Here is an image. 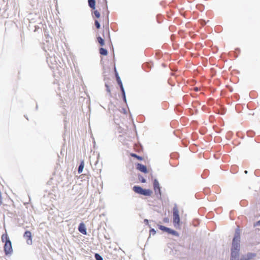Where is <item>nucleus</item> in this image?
<instances>
[{
  "label": "nucleus",
  "mask_w": 260,
  "mask_h": 260,
  "mask_svg": "<svg viewBox=\"0 0 260 260\" xmlns=\"http://www.w3.org/2000/svg\"><path fill=\"white\" fill-rule=\"evenodd\" d=\"M240 230L237 228L232 242L230 260H240L239 258L240 251Z\"/></svg>",
  "instance_id": "obj_1"
},
{
  "label": "nucleus",
  "mask_w": 260,
  "mask_h": 260,
  "mask_svg": "<svg viewBox=\"0 0 260 260\" xmlns=\"http://www.w3.org/2000/svg\"><path fill=\"white\" fill-rule=\"evenodd\" d=\"M133 189L136 193L145 196H151L152 193L151 190L149 189H143L139 186H134Z\"/></svg>",
  "instance_id": "obj_2"
},
{
  "label": "nucleus",
  "mask_w": 260,
  "mask_h": 260,
  "mask_svg": "<svg viewBox=\"0 0 260 260\" xmlns=\"http://www.w3.org/2000/svg\"><path fill=\"white\" fill-rule=\"evenodd\" d=\"M133 189L136 193L145 196H151L152 193L151 190L149 189H143L139 186H134Z\"/></svg>",
  "instance_id": "obj_3"
},
{
  "label": "nucleus",
  "mask_w": 260,
  "mask_h": 260,
  "mask_svg": "<svg viewBox=\"0 0 260 260\" xmlns=\"http://www.w3.org/2000/svg\"><path fill=\"white\" fill-rule=\"evenodd\" d=\"M173 223L175 226H179L180 218L179 216V211L177 207H175L173 208Z\"/></svg>",
  "instance_id": "obj_4"
},
{
  "label": "nucleus",
  "mask_w": 260,
  "mask_h": 260,
  "mask_svg": "<svg viewBox=\"0 0 260 260\" xmlns=\"http://www.w3.org/2000/svg\"><path fill=\"white\" fill-rule=\"evenodd\" d=\"M4 251L6 255L11 254L13 249L12 247V244L10 241H7L4 245Z\"/></svg>",
  "instance_id": "obj_5"
},
{
  "label": "nucleus",
  "mask_w": 260,
  "mask_h": 260,
  "mask_svg": "<svg viewBox=\"0 0 260 260\" xmlns=\"http://www.w3.org/2000/svg\"><path fill=\"white\" fill-rule=\"evenodd\" d=\"M153 189L156 195L158 194L159 196H161L160 187L158 181L156 179H154L153 181Z\"/></svg>",
  "instance_id": "obj_6"
},
{
  "label": "nucleus",
  "mask_w": 260,
  "mask_h": 260,
  "mask_svg": "<svg viewBox=\"0 0 260 260\" xmlns=\"http://www.w3.org/2000/svg\"><path fill=\"white\" fill-rule=\"evenodd\" d=\"M256 255V253L248 252L246 254L241 255L240 260H251L253 259Z\"/></svg>",
  "instance_id": "obj_7"
},
{
  "label": "nucleus",
  "mask_w": 260,
  "mask_h": 260,
  "mask_svg": "<svg viewBox=\"0 0 260 260\" xmlns=\"http://www.w3.org/2000/svg\"><path fill=\"white\" fill-rule=\"evenodd\" d=\"M159 229L164 232H167L169 234H171L173 235L177 236L178 233L176 231H174L170 228H167L163 225H159Z\"/></svg>",
  "instance_id": "obj_8"
},
{
  "label": "nucleus",
  "mask_w": 260,
  "mask_h": 260,
  "mask_svg": "<svg viewBox=\"0 0 260 260\" xmlns=\"http://www.w3.org/2000/svg\"><path fill=\"white\" fill-rule=\"evenodd\" d=\"M23 237L26 239V242L28 244L30 245L32 244L31 233L30 231H26L24 233Z\"/></svg>",
  "instance_id": "obj_9"
},
{
  "label": "nucleus",
  "mask_w": 260,
  "mask_h": 260,
  "mask_svg": "<svg viewBox=\"0 0 260 260\" xmlns=\"http://www.w3.org/2000/svg\"><path fill=\"white\" fill-rule=\"evenodd\" d=\"M78 230L83 235H86V228L84 223L82 222L79 224Z\"/></svg>",
  "instance_id": "obj_10"
},
{
  "label": "nucleus",
  "mask_w": 260,
  "mask_h": 260,
  "mask_svg": "<svg viewBox=\"0 0 260 260\" xmlns=\"http://www.w3.org/2000/svg\"><path fill=\"white\" fill-rule=\"evenodd\" d=\"M137 169L140 171L143 172L144 173H147V169L146 167L141 164H138L137 165Z\"/></svg>",
  "instance_id": "obj_11"
},
{
  "label": "nucleus",
  "mask_w": 260,
  "mask_h": 260,
  "mask_svg": "<svg viewBox=\"0 0 260 260\" xmlns=\"http://www.w3.org/2000/svg\"><path fill=\"white\" fill-rule=\"evenodd\" d=\"M103 29H102V32H105V31H106V32L109 33L110 32V29L109 27V20L108 19L107 21L106 22L105 24H103Z\"/></svg>",
  "instance_id": "obj_12"
},
{
  "label": "nucleus",
  "mask_w": 260,
  "mask_h": 260,
  "mask_svg": "<svg viewBox=\"0 0 260 260\" xmlns=\"http://www.w3.org/2000/svg\"><path fill=\"white\" fill-rule=\"evenodd\" d=\"M3 242L6 243L8 241H10L7 233L3 234L1 237Z\"/></svg>",
  "instance_id": "obj_13"
},
{
  "label": "nucleus",
  "mask_w": 260,
  "mask_h": 260,
  "mask_svg": "<svg viewBox=\"0 0 260 260\" xmlns=\"http://www.w3.org/2000/svg\"><path fill=\"white\" fill-rule=\"evenodd\" d=\"M88 2L89 6L93 9H95V0H88Z\"/></svg>",
  "instance_id": "obj_14"
},
{
  "label": "nucleus",
  "mask_w": 260,
  "mask_h": 260,
  "mask_svg": "<svg viewBox=\"0 0 260 260\" xmlns=\"http://www.w3.org/2000/svg\"><path fill=\"white\" fill-rule=\"evenodd\" d=\"M84 162L83 160H82L81 163H80V166H79V168H78V173L80 174L81 173H82V171H83V169L84 168Z\"/></svg>",
  "instance_id": "obj_15"
},
{
  "label": "nucleus",
  "mask_w": 260,
  "mask_h": 260,
  "mask_svg": "<svg viewBox=\"0 0 260 260\" xmlns=\"http://www.w3.org/2000/svg\"><path fill=\"white\" fill-rule=\"evenodd\" d=\"M100 53L102 55H107V51L106 49L104 48H101L100 49Z\"/></svg>",
  "instance_id": "obj_16"
},
{
  "label": "nucleus",
  "mask_w": 260,
  "mask_h": 260,
  "mask_svg": "<svg viewBox=\"0 0 260 260\" xmlns=\"http://www.w3.org/2000/svg\"><path fill=\"white\" fill-rule=\"evenodd\" d=\"M131 156H132V157H135L137 159H138V160H143V157H142V156H140L138 155H137L136 154H135V153H131Z\"/></svg>",
  "instance_id": "obj_17"
},
{
  "label": "nucleus",
  "mask_w": 260,
  "mask_h": 260,
  "mask_svg": "<svg viewBox=\"0 0 260 260\" xmlns=\"http://www.w3.org/2000/svg\"><path fill=\"white\" fill-rule=\"evenodd\" d=\"M221 28V26L220 25H217L215 27V31L216 32H219L220 29Z\"/></svg>",
  "instance_id": "obj_18"
},
{
  "label": "nucleus",
  "mask_w": 260,
  "mask_h": 260,
  "mask_svg": "<svg viewBox=\"0 0 260 260\" xmlns=\"http://www.w3.org/2000/svg\"><path fill=\"white\" fill-rule=\"evenodd\" d=\"M99 43L101 46H103L104 44V40L101 37H99Z\"/></svg>",
  "instance_id": "obj_19"
},
{
  "label": "nucleus",
  "mask_w": 260,
  "mask_h": 260,
  "mask_svg": "<svg viewBox=\"0 0 260 260\" xmlns=\"http://www.w3.org/2000/svg\"><path fill=\"white\" fill-rule=\"evenodd\" d=\"M93 16H94L95 17L98 18V10H95L92 13Z\"/></svg>",
  "instance_id": "obj_20"
},
{
  "label": "nucleus",
  "mask_w": 260,
  "mask_h": 260,
  "mask_svg": "<svg viewBox=\"0 0 260 260\" xmlns=\"http://www.w3.org/2000/svg\"><path fill=\"white\" fill-rule=\"evenodd\" d=\"M141 182L142 183H145L146 182V180L145 178H144L143 177H141V179L139 178Z\"/></svg>",
  "instance_id": "obj_21"
},
{
  "label": "nucleus",
  "mask_w": 260,
  "mask_h": 260,
  "mask_svg": "<svg viewBox=\"0 0 260 260\" xmlns=\"http://www.w3.org/2000/svg\"><path fill=\"white\" fill-rule=\"evenodd\" d=\"M163 221L165 223H168L169 222V219L168 218H164Z\"/></svg>",
  "instance_id": "obj_22"
},
{
  "label": "nucleus",
  "mask_w": 260,
  "mask_h": 260,
  "mask_svg": "<svg viewBox=\"0 0 260 260\" xmlns=\"http://www.w3.org/2000/svg\"><path fill=\"white\" fill-rule=\"evenodd\" d=\"M119 83L120 84L121 90L123 91V92L124 93V89H123L121 82V81L119 82Z\"/></svg>",
  "instance_id": "obj_23"
},
{
  "label": "nucleus",
  "mask_w": 260,
  "mask_h": 260,
  "mask_svg": "<svg viewBox=\"0 0 260 260\" xmlns=\"http://www.w3.org/2000/svg\"><path fill=\"white\" fill-rule=\"evenodd\" d=\"M94 24L96 28H98V20L95 19L94 21Z\"/></svg>",
  "instance_id": "obj_24"
},
{
  "label": "nucleus",
  "mask_w": 260,
  "mask_h": 260,
  "mask_svg": "<svg viewBox=\"0 0 260 260\" xmlns=\"http://www.w3.org/2000/svg\"><path fill=\"white\" fill-rule=\"evenodd\" d=\"M111 28L114 31H117V30L113 26V24H111Z\"/></svg>",
  "instance_id": "obj_25"
},
{
  "label": "nucleus",
  "mask_w": 260,
  "mask_h": 260,
  "mask_svg": "<svg viewBox=\"0 0 260 260\" xmlns=\"http://www.w3.org/2000/svg\"><path fill=\"white\" fill-rule=\"evenodd\" d=\"M101 25L100 24V22L99 21V31H100V30L101 29Z\"/></svg>",
  "instance_id": "obj_26"
},
{
  "label": "nucleus",
  "mask_w": 260,
  "mask_h": 260,
  "mask_svg": "<svg viewBox=\"0 0 260 260\" xmlns=\"http://www.w3.org/2000/svg\"><path fill=\"white\" fill-rule=\"evenodd\" d=\"M95 258L98 260V253H95L94 255Z\"/></svg>",
  "instance_id": "obj_27"
},
{
  "label": "nucleus",
  "mask_w": 260,
  "mask_h": 260,
  "mask_svg": "<svg viewBox=\"0 0 260 260\" xmlns=\"http://www.w3.org/2000/svg\"><path fill=\"white\" fill-rule=\"evenodd\" d=\"M151 232H152L153 234L155 233V231L154 229H152L150 230Z\"/></svg>",
  "instance_id": "obj_28"
},
{
  "label": "nucleus",
  "mask_w": 260,
  "mask_h": 260,
  "mask_svg": "<svg viewBox=\"0 0 260 260\" xmlns=\"http://www.w3.org/2000/svg\"><path fill=\"white\" fill-rule=\"evenodd\" d=\"M99 260H103L102 256L99 255Z\"/></svg>",
  "instance_id": "obj_29"
},
{
  "label": "nucleus",
  "mask_w": 260,
  "mask_h": 260,
  "mask_svg": "<svg viewBox=\"0 0 260 260\" xmlns=\"http://www.w3.org/2000/svg\"><path fill=\"white\" fill-rule=\"evenodd\" d=\"M257 224L260 225V220L257 221Z\"/></svg>",
  "instance_id": "obj_30"
},
{
  "label": "nucleus",
  "mask_w": 260,
  "mask_h": 260,
  "mask_svg": "<svg viewBox=\"0 0 260 260\" xmlns=\"http://www.w3.org/2000/svg\"><path fill=\"white\" fill-rule=\"evenodd\" d=\"M100 17H101V14H100V13L99 12V19H100Z\"/></svg>",
  "instance_id": "obj_31"
},
{
  "label": "nucleus",
  "mask_w": 260,
  "mask_h": 260,
  "mask_svg": "<svg viewBox=\"0 0 260 260\" xmlns=\"http://www.w3.org/2000/svg\"><path fill=\"white\" fill-rule=\"evenodd\" d=\"M194 90L196 91H198V87H195Z\"/></svg>",
  "instance_id": "obj_32"
},
{
  "label": "nucleus",
  "mask_w": 260,
  "mask_h": 260,
  "mask_svg": "<svg viewBox=\"0 0 260 260\" xmlns=\"http://www.w3.org/2000/svg\"><path fill=\"white\" fill-rule=\"evenodd\" d=\"M145 221L146 222H147V223H148V220H147V219H145Z\"/></svg>",
  "instance_id": "obj_33"
},
{
  "label": "nucleus",
  "mask_w": 260,
  "mask_h": 260,
  "mask_svg": "<svg viewBox=\"0 0 260 260\" xmlns=\"http://www.w3.org/2000/svg\"><path fill=\"white\" fill-rule=\"evenodd\" d=\"M105 7L107 8L108 6H107V4H106Z\"/></svg>",
  "instance_id": "obj_34"
},
{
  "label": "nucleus",
  "mask_w": 260,
  "mask_h": 260,
  "mask_svg": "<svg viewBox=\"0 0 260 260\" xmlns=\"http://www.w3.org/2000/svg\"><path fill=\"white\" fill-rule=\"evenodd\" d=\"M171 39H173V36H171Z\"/></svg>",
  "instance_id": "obj_35"
}]
</instances>
